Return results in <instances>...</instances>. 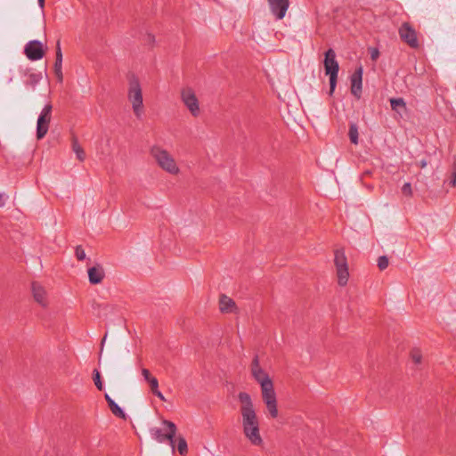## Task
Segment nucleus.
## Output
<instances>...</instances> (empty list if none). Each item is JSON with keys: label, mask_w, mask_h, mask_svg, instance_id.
Returning a JSON list of instances; mask_svg holds the SVG:
<instances>
[{"label": "nucleus", "mask_w": 456, "mask_h": 456, "mask_svg": "<svg viewBox=\"0 0 456 456\" xmlns=\"http://www.w3.org/2000/svg\"><path fill=\"white\" fill-rule=\"evenodd\" d=\"M378 266L380 270H385L388 266V258L385 256H379L378 259Z\"/></svg>", "instance_id": "obj_27"}, {"label": "nucleus", "mask_w": 456, "mask_h": 456, "mask_svg": "<svg viewBox=\"0 0 456 456\" xmlns=\"http://www.w3.org/2000/svg\"><path fill=\"white\" fill-rule=\"evenodd\" d=\"M32 293L34 299L42 306L45 307L48 304L46 291L38 282L32 283Z\"/></svg>", "instance_id": "obj_14"}, {"label": "nucleus", "mask_w": 456, "mask_h": 456, "mask_svg": "<svg viewBox=\"0 0 456 456\" xmlns=\"http://www.w3.org/2000/svg\"><path fill=\"white\" fill-rule=\"evenodd\" d=\"M162 425H164L167 428V432L166 434H163L162 429L159 428H151L150 429V434L152 439H154L156 442L159 444H163L166 441H168L172 451L175 452V437L177 432L176 425L167 419L162 420Z\"/></svg>", "instance_id": "obj_5"}, {"label": "nucleus", "mask_w": 456, "mask_h": 456, "mask_svg": "<svg viewBox=\"0 0 456 456\" xmlns=\"http://www.w3.org/2000/svg\"><path fill=\"white\" fill-rule=\"evenodd\" d=\"M325 74L330 76V91L332 94L336 88L339 65L336 60V53L333 49H329L325 53L324 58Z\"/></svg>", "instance_id": "obj_6"}, {"label": "nucleus", "mask_w": 456, "mask_h": 456, "mask_svg": "<svg viewBox=\"0 0 456 456\" xmlns=\"http://www.w3.org/2000/svg\"><path fill=\"white\" fill-rule=\"evenodd\" d=\"M45 0H37L38 6L43 10L45 7Z\"/></svg>", "instance_id": "obj_36"}, {"label": "nucleus", "mask_w": 456, "mask_h": 456, "mask_svg": "<svg viewBox=\"0 0 456 456\" xmlns=\"http://www.w3.org/2000/svg\"><path fill=\"white\" fill-rule=\"evenodd\" d=\"M142 375L143 376L144 379L149 382L151 380V379H152L153 377L151 375L149 370L147 369H142Z\"/></svg>", "instance_id": "obj_32"}, {"label": "nucleus", "mask_w": 456, "mask_h": 456, "mask_svg": "<svg viewBox=\"0 0 456 456\" xmlns=\"http://www.w3.org/2000/svg\"><path fill=\"white\" fill-rule=\"evenodd\" d=\"M151 156L153 158L159 168L171 175H178L181 172L180 167L175 157L167 150L154 145L150 150Z\"/></svg>", "instance_id": "obj_4"}, {"label": "nucleus", "mask_w": 456, "mask_h": 456, "mask_svg": "<svg viewBox=\"0 0 456 456\" xmlns=\"http://www.w3.org/2000/svg\"><path fill=\"white\" fill-rule=\"evenodd\" d=\"M109 407L115 416L119 417L121 419H126V414L124 411L115 403V401L110 402Z\"/></svg>", "instance_id": "obj_24"}, {"label": "nucleus", "mask_w": 456, "mask_h": 456, "mask_svg": "<svg viewBox=\"0 0 456 456\" xmlns=\"http://www.w3.org/2000/svg\"><path fill=\"white\" fill-rule=\"evenodd\" d=\"M400 38L406 43L411 48H418L419 46V43L417 37L416 30L411 26L410 23L404 22L399 28L398 30Z\"/></svg>", "instance_id": "obj_10"}, {"label": "nucleus", "mask_w": 456, "mask_h": 456, "mask_svg": "<svg viewBox=\"0 0 456 456\" xmlns=\"http://www.w3.org/2000/svg\"><path fill=\"white\" fill-rule=\"evenodd\" d=\"M370 59L375 61H377V59L379 56V51L377 48H370Z\"/></svg>", "instance_id": "obj_31"}, {"label": "nucleus", "mask_w": 456, "mask_h": 456, "mask_svg": "<svg viewBox=\"0 0 456 456\" xmlns=\"http://www.w3.org/2000/svg\"><path fill=\"white\" fill-rule=\"evenodd\" d=\"M175 441V449H177L181 456H186L188 454V444L185 438L183 436H178Z\"/></svg>", "instance_id": "obj_18"}, {"label": "nucleus", "mask_w": 456, "mask_h": 456, "mask_svg": "<svg viewBox=\"0 0 456 456\" xmlns=\"http://www.w3.org/2000/svg\"><path fill=\"white\" fill-rule=\"evenodd\" d=\"M76 256L79 261H82L86 258V252L81 246H77L76 248Z\"/></svg>", "instance_id": "obj_30"}, {"label": "nucleus", "mask_w": 456, "mask_h": 456, "mask_svg": "<svg viewBox=\"0 0 456 456\" xmlns=\"http://www.w3.org/2000/svg\"><path fill=\"white\" fill-rule=\"evenodd\" d=\"M411 357L414 363L419 364L421 362L422 354L419 349L414 348L411 352Z\"/></svg>", "instance_id": "obj_25"}, {"label": "nucleus", "mask_w": 456, "mask_h": 456, "mask_svg": "<svg viewBox=\"0 0 456 456\" xmlns=\"http://www.w3.org/2000/svg\"><path fill=\"white\" fill-rule=\"evenodd\" d=\"M54 72L56 77H58V80L60 82L62 81L63 75H62V53L61 49V44L60 41L57 42L56 45V58H55V63H54Z\"/></svg>", "instance_id": "obj_17"}, {"label": "nucleus", "mask_w": 456, "mask_h": 456, "mask_svg": "<svg viewBox=\"0 0 456 456\" xmlns=\"http://www.w3.org/2000/svg\"><path fill=\"white\" fill-rule=\"evenodd\" d=\"M250 370L254 379L260 385L262 399L270 417L276 419L279 412L273 382L266 371L260 366L257 355L252 360Z\"/></svg>", "instance_id": "obj_2"}, {"label": "nucleus", "mask_w": 456, "mask_h": 456, "mask_svg": "<svg viewBox=\"0 0 456 456\" xmlns=\"http://www.w3.org/2000/svg\"><path fill=\"white\" fill-rule=\"evenodd\" d=\"M104 397H105V400L108 403V405L110 404V402H113L114 401L108 394H105Z\"/></svg>", "instance_id": "obj_35"}, {"label": "nucleus", "mask_w": 456, "mask_h": 456, "mask_svg": "<svg viewBox=\"0 0 456 456\" xmlns=\"http://www.w3.org/2000/svg\"><path fill=\"white\" fill-rule=\"evenodd\" d=\"M402 192L403 195L407 197L412 196V189L411 184L410 183H405L402 187Z\"/></svg>", "instance_id": "obj_29"}, {"label": "nucleus", "mask_w": 456, "mask_h": 456, "mask_svg": "<svg viewBox=\"0 0 456 456\" xmlns=\"http://www.w3.org/2000/svg\"><path fill=\"white\" fill-rule=\"evenodd\" d=\"M104 277V271L101 265H95L88 269V278L92 284L101 283Z\"/></svg>", "instance_id": "obj_15"}, {"label": "nucleus", "mask_w": 456, "mask_h": 456, "mask_svg": "<svg viewBox=\"0 0 456 456\" xmlns=\"http://www.w3.org/2000/svg\"><path fill=\"white\" fill-rule=\"evenodd\" d=\"M126 94L134 115L138 119L142 118L144 114L142 88L139 78L134 75H132L128 78Z\"/></svg>", "instance_id": "obj_3"}, {"label": "nucleus", "mask_w": 456, "mask_h": 456, "mask_svg": "<svg viewBox=\"0 0 456 456\" xmlns=\"http://www.w3.org/2000/svg\"><path fill=\"white\" fill-rule=\"evenodd\" d=\"M181 100L191 116L197 118L200 114V102L195 92L191 87L181 90Z\"/></svg>", "instance_id": "obj_8"}, {"label": "nucleus", "mask_w": 456, "mask_h": 456, "mask_svg": "<svg viewBox=\"0 0 456 456\" xmlns=\"http://www.w3.org/2000/svg\"><path fill=\"white\" fill-rule=\"evenodd\" d=\"M348 136H349L350 142L353 144H355V145L358 144L359 133H358V126L356 124H354V123L350 124Z\"/></svg>", "instance_id": "obj_23"}, {"label": "nucleus", "mask_w": 456, "mask_h": 456, "mask_svg": "<svg viewBox=\"0 0 456 456\" xmlns=\"http://www.w3.org/2000/svg\"><path fill=\"white\" fill-rule=\"evenodd\" d=\"M6 195L3 192H0V208H3L5 205Z\"/></svg>", "instance_id": "obj_34"}, {"label": "nucleus", "mask_w": 456, "mask_h": 456, "mask_svg": "<svg viewBox=\"0 0 456 456\" xmlns=\"http://www.w3.org/2000/svg\"><path fill=\"white\" fill-rule=\"evenodd\" d=\"M72 151L75 152L77 159L79 161L85 160L86 153H85L83 148L81 147V145L79 144L77 139L75 137L72 139Z\"/></svg>", "instance_id": "obj_20"}, {"label": "nucleus", "mask_w": 456, "mask_h": 456, "mask_svg": "<svg viewBox=\"0 0 456 456\" xmlns=\"http://www.w3.org/2000/svg\"><path fill=\"white\" fill-rule=\"evenodd\" d=\"M271 12L277 20H282L289 6V0H267Z\"/></svg>", "instance_id": "obj_12"}, {"label": "nucleus", "mask_w": 456, "mask_h": 456, "mask_svg": "<svg viewBox=\"0 0 456 456\" xmlns=\"http://www.w3.org/2000/svg\"><path fill=\"white\" fill-rule=\"evenodd\" d=\"M24 53L28 60L38 61L45 55L43 44L38 40H32L25 45Z\"/></svg>", "instance_id": "obj_11"}, {"label": "nucleus", "mask_w": 456, "mask_h": 456, "mask_svg": "<svg viewBox=\"0 0 456 456\" xmlns=\"http://www.w3.org/2000/svg\"><path fill=\"white\" fill-rule=\"evenodd\" d=\"M362 67H359L351 76V93L360 98L362 94Z\"/></svg>", "instance_id": "obj_13"}, {"label": "nucleus", "mask_w": 456, "mask_h": 456, "mask_svg": "<svg viewBox=\"0 0 456 456\" xmlns=\"http://www.w3.org/2000/svg\"><path fill=\"white\" fill-rule=\"evenodd\" d=\"M53 106L47 103L41 110L37 122V138L38 140L44 138L48 132L49 125L52 118Z\"/></svg>", "instance_id": "obj_9"}, {"label": "nucleus", "mask_w": 456, "mask_h": 456, "mask_svg": "<svg viewBox=\"0 0 456 456\" xmlns=\"http://www.w3.org/2000/svg\"><path fill=\"white\" fill-rule=\"evenodd\" d=\"M42 79V74L40 72L37 73H29L27 76V79L25 84L27 86H29L32 88H35V86L39 83V81Z\"/></svg>", "instance_id": "obj_21"}, {"label": "nucleus", "mask_w": 456, "mask_h": 456, "mask_svg": "<svg viewBox=\"0 0 456 456\" xmlns=\"http://www.w3.org/2000/svg\"><path fill=\"white\" fill-rule=\"evenodd\" d=\"M427 166V162L425 160L420 161V167L423 168Z\"/></svg>", "instance_id": "obj_37"}, {"label": "nucleus", "mask_w": 456, "mask_h": 456, "mask_svg": "<svg viewBox=\"0 0 456 456\" xmlns=\"http://www.w3.org/2000/svg\"><path fill=\"white\" fill-rule=\"evenodd\" d=\"M219 307L222 313H234L237 310L235 302L225 295L220 297Z\"/></svg>", "instance_id": "obj_16"}, {"label": "nucleus", "mask_w": 456, "mask_h": 456, "mask_svg": "<svg viewBox=\"0 0 456 456\" xmlns=\"http://www.w3.org/2000/svg\"><path fill=\"white\" fill-rule=\"evenodd\" d=\"M391 109L401 114L402 111L406 110V103L403 98L390 99Z\"/></svg>", "instance_id": "obj_19"}, {"label": "nucleus", "mask_w": 456, "mask_h": 456, "mask_svg": "<svg viewBox=\"0 0 456 456\" xmlns=\"http://www.w3.org/2000/svg\"><path fill=\"white\" fill-rule=\"evenodd\" d=\"M449 184L452 187H455L456 186V163H454L452 167V173H451V176H450V179H449Z\"/></svg>", "instance_id": "obj_28"}, {"label": "nucleus", "mask_w": 456, "mask_h": 456, "mask_svg": "<svg viewBox=\"0 0 456 456\" xmlns=\"http://www.w3.org/2000/svg\"><path fill=\"white\" fill-rule=\"evenodd\" d=\"M238 399L240 402V425L245 438L255 446H262L264 441L260 433V420L250 395L246 392H240Z\"/></svg>", "instance_id": "obj_1"}, {"label": "nucleus", "mask_w": 456, "mask_h": 456, "mask_svg": "<svg viewBox=\"0 0 456 456\" xmlns=\"http://www.w3.org/2000/svg\"><path fill=\"white\" fill-rule=\"evenodd\" d=\"M105 339H106V337H104V338H102V344H103V343H104Z\"/></svg>", "instance_id": "obj_38"}, {"label": "nucleus", "mask_w": 456, "mask_h": 456, "mask_svg": "<svg viewBox=\"0 0 456 456\" xmlns=\"http://www.w3.org/2000/svg\"><path fill=\"white\" fill-rule=\"evenodd\" d=\"M334 264L336 266V273L338 282L340 286H346L349 279V272L347 260L345 252L342 249H337L334 256Z\"/></svg>", "instance_id": "obj_7"}, {"label": "nucleus", "mask_w": 456, "mask_h": 456, "mask_svg": "<svg viewBox=\"0 0 456 456\" xmlns=\"http://www.w3.org/2000/svg\"><path fill=\"white\" fill-rule=\"evenodd\" d=\"M150 387H151V392L157 396L159 397L161 401H166L163 394L159 391V381L156 378H152L151 379V380L148 382Z\"/></svg>", "instance_id": "obj_22"}, {"label": "nucleus", "mask_w": 456, "mask_h": 456, "mask_svg": "<svg viewBox=\"0 0 456 456\" xmlns=\"http://www.w3.org/2000/svg\"><path fill=\"white\" fill-rule=\"evenodd\" d=\"M93 379H94V382L95 387L100 391H102L103 389V385H102V379H101L100 372L97 370H94V377H93Z\"/></svg>", "instance_id": "obj_26"}, {"label": "nucleus", "mask_w": 456, "mask_h": 456, "mask_svg": "<svg viewBox=\"0 0 456 456\" xmlns=\"http://www.w3.org/2000/svg\"><path fill=\"white\" fill-rule=\"evenodd\" d=\"M145 41L149 45H152L155 41V37L151 34H148L145 37Z\"/></svg>", "instance_id": "obj_33"}]
</instances>
